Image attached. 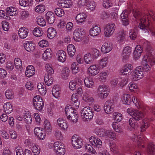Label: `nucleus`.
<instances>
[{"label": "nucleus", "instance_id": "nucleus-1", "mask_svg": "<svg viewBox=\"0 0 155 155\" xmlns=\"http://www.w3.org/2000/svg\"><path fill=\"white\" fill-rule=\"evenodd\" d=\"M133 13L135 18L140 21L139 28L145 33H149V31H150L152 35L155 36V32L151 30L150 27V19L151 18L155 21V15L153 13L150 12L143 15H141L140 12L138 10L134 9L133 10Z\"/></svg>", "mask_w": 155, "mask_h": 155}, {"label": "nucleus", "instance_id": "nucleus-2", "mask_svg": "<svg viewBox=\"0 0 155 155\" xmlns=\"http://www.w3.org/2000/svg\"><path fill=\"white\" fill-rule=\"evenodd\" d=\"M143 46L145 48L147 52V54L143 58V61L141 63V66L143 71H148L150 69V66L146 63V60H148L150 64L151 65L155 64V56L154 55V52L153 51V49L152 48L149 42H145L143 44Z\"/></svg>", "mask_w": 155, "mask_h": 155}, {"label": "nucleus", "instance_id": "nucleus-3", "mask_svg": "<svg viewBox=\"0 0 155 155\" xmlns=\"http://www.w3.org/2000/svg\"><path fill=\"white\" fill-rule=\"evenodd\" d=\"M132 117L129 120V125L134 129L137 128L138 125L135 120H142L144 117V114L141 111L138 110L134 111Z\"/></svg>", "mask_w": 155, "mask_h": 155}, {"label": "nucleus", "instance_id": "nucleus-4", "mask_svg": "<svg viewBox=\"0 0 155 155\" xmlns=\"http://www.w3.org/2000/svg\"><path fill=\"white\" fill-rule=\"evenodd\" d=\"M93 113L90 107H84L81 111V117L84 120L91 119L94 116Z\"/></svg>", "mask_w": 155, "mask_h": 155}, {"label": "nucleus", "instance_id": "nucleus-5", "mask_svg": "<svg viewBox=\"0 0 155 155\" xmlns=\"http://www.w3.org/2000/svg\"><path fill=\"white\" fill-rule=\"evenodd\" d=\"M91 143L95 148L101 150L103 148L102 142L98 137L92 136L89 138Z\"/></svg>", "mask_w": 155, "mask_h": 155}, {"label": "nucleus", "instance_id": "nucleus-6", "mask_svg": "<svg viewBox=\"0 0 155 155\" xmlns=\"http://www.w3.org/2000/svg\"><path fill=\"white\" fill-rule=\"evenodd\" d=\"M143 71L141 66L137 67L132 74L133 80L135 81L138 80L143 77Z\"/></svg>", "mask_w": 155, "mask_h": 155}, {"label": "nucleus", "instance_id": "nucleus-7", "mask_svg": "<svg viewBox=\"0 0 155 155\" xmlns=\"http://www.w3.org/2000/svg\"><path fill=\"white\" fill-rule=\"evenodd\" d=\"M115 28V25L114 23H110L107 25L104 31L105 36L109 37L111 35L114 31Z\"/></svg>", "mask_w": 155, "mask_h": 155}, {"label": "nucleus", "instance_id": "nucleus-8", "mask_svg": "<svg viewBox=\"0 0 155 155\" xmlns=\"http://www.w3.org/2000/svg\"><path fill=\"white\" fill-rule=\"evenodd\" d=\"M114 105L112 100L106 101L104 106V110L107 114H110L114 111Z\"/></svg>", "mask_w": 155, "mask_h": 155}, {"label": "nucleus", "instance_id": "nucleus-9", "mask_svg": "<svg viewBox=\"0 0 155 155\" xmlns=\"http://www.w3.org/2000/svg\"><path fill=\"white\" fill-rule=\"evenodd\" d=\"M84 29L82 28H76L74 31L73 34V38L76 41H80L81 39V36L84 32Z\"/></svg>", "mask_w": 155, "mask_h": 155}, {"label": "nucleus", "instance_id": "nucleus-10", "mask_svg": "<svg viewBox=\"0 0 155 155\" xmlns=\"http://www.w3.org/2000/svg\"><path fill=\"white\" fill-rule=\"evenodd\" d=\"M89 66L88 68V71L92 76H94L97 74L99 72L100 70L101 69L99 66L96 64H92L86 65Z\"/></svg>", "mask_w": 155, "mask_h": 155}, {"label": "nucleus", "instance_id": "nucleus-11", "mask_svg": "<svg viewBox=\"0 0 155 155\" xmlns=\"http://www.w3.org/2000/svg\"><path fill=\"white\" fill-rule=\"evenodd\" d=\"M72 145L77 148H80L83 145L82 140L80 138L73 136L72 137Z\"/></svg>", "mask_w": 155, "mask_h": 155}, {"label": "nucleus", "instance_id": "nucleus-12", "mask_svg": "<svg viewBox=\"0 0 155 155\" xmlns=\"http://www.w3.org/2000/svg\"><path fill=\"white\" fill-rule=\"evenodd\" d=\"M72 4V3L70 0H59L58 2V5L64 8H70Z\"/></svg>", "mask_w": 155, "mask_h": 155}, {"label": "nucleus", "instance_id": "nucleus-13", "mask_svg": "<svg viewBox=\"0 0 155 155\" xmlns=\"http://www.w3.org/2000/svg\"><path fill=\"white\" fill-rule=\"evenodd\" d=\"M133 67L131 64H127L124 66L121 73L124 75H129L131 74Z\"/></svg>", "mask_w": 155, "mask_h": 155}, {"label": "nucleus", "instance_id": "nucleus-14", "mask_svg": "<svg viewBox=\"0 0 155 155\" xmlns=\"http://www.w3.org/2000/svg\"><path fill=\"white\" fill-rule=\"evenodd\" d=\"M131 51V48L129 46H127L124 48L122 53L123 60L124 62L125 61V60L128 59Z\"/></svg>", "mask_w": 155, "mask_h": 155}, {"label": "nucleus", "instance_id": "nucleus-15", "mask_svg": "<svg viewBox=\"0 0 155 155\" xmlns=\"http://www.w3.org/2000/svg\"><path fill=\"white\" fill-rule=\"evenodd\" d=\"M101 32V30L100 27L95 25L90 29L89 34L91 36L93 37L98 35Z\"/></svg>", "mask_w": 155, "mask_h": 155}, {"label": "nucleus", "instance_id": "nucleus-16", "mask_svg": "<svg viewBox=\"0 0 155 155\" xmlns=\"http://www.w3.org/2000/svg\"><path fill=\"white\" fill-rule=\"evenodd\" d=\"M143 137L141 135H135L133 137V139L134 141L137 142V144L138 145L139 148L142 147H144V146L143 144Z\"/></svg>", "mask_w": 155, "mask_h": 155}, {"label": "nucleus", "instance_id": "nucleus-17", "mask_svg": "<svg viewBox=\"0 0 155 155\" xmlns=\"http://www.w3.org/2000/svg\"><path fill=\"white\" fill-rule=\"evenodd\" d=\"M46 19L49 24H52L55 19L54 14L51 12H48L45 15Z\"/></svg>", "mask_w": 155, "mask_h": 155}, {"label": "nucleus", "instance_id": "nucleus-18", "mask_svg": "<svg viewBox=\"0 0 155 155\" xmlns=\"http://www.w3.org/2000/svg\"><path fill=\"white\" fill-rule=\"evenodd\" d=\"M57 56L58 61L61 62H64L66 59V52L63 50H59L57 53Z\"/></svg>", "mask_w": 155, "mask_h": 155}, {"label": "nucleus", "instance_id": "nucleus-19", "mask_svg": "<svg viewBox=\"0 0 155 155\" xmlns=\"http://www.w3.org/2000/svg\"><path fill=\"white\" fill-rule=\"evenodd\" d=\"M112 49V47L111 44L105 42L102 45L101 50L102 52L106 53L109 52Z\"/></svg>", "mask_w": 155, "mask_h": 155}, {"label": "nucleus", "instance_id": "nucleus-20", "mask_svg": "<svg viewBox=\"0 0 155 155\" xmlns=\"http://www.w3.org/2000/svg\"><path fill=\"white\" fill-rule=\"evenodd\" d=\"M29 32L28 30L25 27L20 28L18 31V35L21 38H25L28 36Z\"/></svg>", "mask_w": 155, "mask_h": 155}, {"label": "nucleus", "instance_id": "nucleus-21", "mask_svg": "<svg viewBox=\"0 0 155 155\" xmlns=\"http://www.w3.org/2000/svg\"><path fill=\"white\" fill-rule=\"evenodd\" d=\"M35 73V70L33 66L30 65L27 67L25 73L26 77H30L33 76Z\"/></svg>", "mask_w": 155, "mask_h": 155}, {"label": "nucleus", "instance_id": "nucleus-22", "mask_svg": "<svg viewBox=\"0 0 155 155\" xmlns=\"http://www.w3.org/2000/svg\"><path fill=\"white\" fill-rule=\"evenodd\" d=\"M87 15L84 13H81L77 15L76 17V20L78 23H82L85 21Z\"/></svg>", "mask_w": 155, "mask_h": 155}, {"label": "nucleus", "instance_id": "nucleus-23", "mask_svg": "<svg viewBox=\"0 0 155 155\" xmlns=\"http://www.w3.org/2000/svg\"><path fill=\"white\" fill-rule=\"evenodd\" d=\"M85 62L87 64L91 65L94 62V58L91 55V53H87L86 54L84 57Z\"/></svg>", "mask_w": 155, "mask_h": 155}, {"label": "nucleus", "instance_id": "nucleus-24", "mask_svg": "<svg viewBox=\"0 0 155 155\" xmlns=\"http://www.w3.org/2000/svg\"><path fill=\"white\" fill-rule=\"evenodd\" d=\"M121 99L123 103L125 104H130L132 102V98L128 94H124Z\"/></svg>", "mask_w": 155, "mask_h": 155}, {"label": "nucleus", "instance_id": "nucleus-25", "mask_svg": "<svg viewBox=\"0 0 155 155\" xmlns=\"http://www.w3.org/2000/svg\"><path fill=\"white\" fill-rule=\"evenodd\" d=\"M58 125L62 130H65L67 129L68 125L66 122L61 118H59L57 120Z\"/></svg>", "mask_w": 155, "mask_h": 155}, {"label": "nucleus", "instance_id": "nucleus-26", "mask_svg": "<svg viewBox=\"0 0 155 155\" xmlns=\"http://www.w3.org/2000/svg\"><path fill=\"white\" fill-rule=\"evenodd\" d=\"M147 152L150 155H153L155 153V146L153 143H150L147 146Z\"/></svg>", "mask_w": 155, "mask_h": 155}, {"label": "nucleus", "instance_id": "nucleus-27", "mask_svg": "<svg viewBox=\"0 0 155 155\" xmlns=\"http://www.w3.org/2000/svg\"><path fill=\"white\" fill-rule=\"evenodd\" d=\"M34 45H33L32 43L27 41L24 44V47L27 51L32 52L35 49V47Z\"/></svg>", "mask_w": 155, "mask_h": 155}, {"label": "nucleus", "instance_id": "nucleus-28", "mask_svg": "<svg viewBox=\"0 0 155 155\" xmlns=\"http://www.w3.org/2000/svg\"><path fill=\"white\" fill-rule=\"evenodd\" d=\"M52 51L51 49L47 48L43 54V58L44 60L50 59L52 57Z\"/></svg>", "mask_w": 155, "mask_h": 155}, {"label": "nucleus", "instance_id": "nucleus-29", "mask_svg": "<svg viewBox=\"0 0 155 155\" xmlns=\"http://www.w3.org/2000/svg\"><path fill=\"white\" fill-rule=\"evenodd\" d=\"M67 48L68 55L71 57H73L76 51L74 46L72 44H69L68 45Z\"/></svg>", "mask_w": 155, "mask_h": 155}, {"label": "nucleus", "instance_id": "nucleus-30", "mask_svg": "<svg viewBox=\"0 0 155 155\" xmlns=\"http://www.w3.org/2000/svg\"><path fill=\"white\" fill-rule=\"evenodd\" d=\"M65 111L67 116L70 114L72 115L77 113L76 110L74 108H73L71 105L66 106L65 108Z\"/></svg>", "mask_w": 155, "mask_h": 155}, {"label": "nucleus", "instance_id": "nucleus-31", "mask_svg": "<svg viewBox=\"0 0 155 155\" xmlns=\"http://www.w3.org/2000/svg\"><path fill=\"white\" fill-rule=\"evenodd\" d=\"M3 107L4 111L7 114L10 113L13 110L12 105L10 103H6L4 104Z\"/></svg>", "mask_w": 155, "mask_h": 155}, {"label": "nucleus", "instance_id": "nucleus-32", "mask_svg": "<svg viewBox=\"0 0 155 155\" xmlns=\"http://www.w3.org/2000/svg\"><path fill=\"white\" fill-rule=\"evenodd\" d=\"M67 117V119L69 120L71 122L73 123H76L78 118V115L76 113L75 114H73L72 115L70 114Z\"/></svg>", "mask_w": 155, "mask_h": 155}, {"label": "nucleus", "instance_id": "nucleus-33", "mask_svg": "<svg viewBox=\"0 0 155 155\" xmlns=\"http://www.w3.org/2000/svg\"><path fill=\"white\" fill-rule=\"evenodd\" d=\"M57 32L55 29L53 28H50L48 30V37L52 39L56 35Z\"/></svg>", "mask_w": 155, "mask_h": 155}, {"label": "nucleus", "instance_id": "nucleus-34", "mask_svg": "<svg viewBox=\"0 0 155 155\" xmlns=\"http://www.w3.org/2000/svg\"><path fill=\"white\" fill-rule=\"evenodd\" d=\"M33 33L36 37H40L43 35V31L41 28L37 27L34 28Z\"/></svg>", "mask_w": 155, "mask_h": 155}, {"label": "nucleus", "instance_id": "nucleus-35", "mask_svg": "<svg viewBox=\"0 0 155 155\" xmlns=\"http://www.w3.org/2000/svg\"><path fill=\"white\" fill-rule=\"evenodd\" d=\"M44 81L46 85L50 86L53 83V79L51 75L45 74L44 77Z\"/></svg>", "mask_w": 155, "mask_h": 155}, {"label": "nucleus", "instance_id": "nucleus-36", "mask_svg": "<svg viewBox=\"0 0 155 155\" xmlns=\"http://www.w3.org/2000/svg\"><path fill=\"white\" fill-rule=\"evenodd\" d=\"M127 31L122 30L120 31L118 34V37L119 38V40L120 42H123L125 40Z\"/></svg>", "mask_w": 155, "mask_h": 155}, {"label": "nucleus", "instance_id": "nucleus-37", "mask_svg": "<svg viewBox=\"0 0 155 155\" xmlns=\"http://www.w3.org/2000/svg\"><path fill=\"white\" fill-rule=\"evenodd\" d=\"M44 104L43 101H39V102H34V103H33V105L35 109L41 111L43 107Z\"/></svg>", "mask_w": 155, "mask_h": 155}, {"label": "nucleus", "instance_id": "nucleus-38", "mask_svg": "<svg viewBox=\"0 0 155 155\" xmlns=\"http://www.w3.org/2000/svg\"><path fill=\"white\" fill-rule=\"evenodd\" d=\"M83 99L85 101L87 102H91L94 101V98L90 96L87 93H85L83 95Z\"/></svg>", "mask_w": 155, "mask_h": 155}, {"label": "nucleus", "instance_id": "nucleus-39", "mask_svg": "<svg viewBox=\"0 0 155 155\" xmlns=\"http://www.w3.org/2000/svg\"><path fill=\"white\" fill-rule=\"evenodd\" d=\"M44 128L47 132H51L52 130V127L49 121L47 120H45L44 122Z\"/></svg>", "mask_w": 155, "mask_h": 155}, {"label": "nucleus", "instance_id": "nucleus-40", "mask_svg": "<svg viewBox=\"0 0 155 155\" xmlns=\"http://www.w3.org/2000/svg\"><path fill=\"white\" fill-rule=\"evenodd\" d=\"M16 10L15 8L12 7H8L6 9L7 15L11 16L15 15L16 14Z\"/></svg>", "mask_w": 155, "mask_h": 155}, {"label": "nucleus", "instance_id": "nucleus-41", "mask_svg": "<svg viewBox=\"0 0 155 155\" xmlns=\"http://www.w3.org/2000/svg\"><path fill=\"white\" fill-rule=\"evenodd\" d=\"M137 35V28H135L134 29H131L129 33V36L130 38L133 40L135 39Z\"/></svg>", "mask_w": 155, "mask_h": 155}, {"label": "nucleus", "instance_id": "nucleus-42", "mask_svg": "<svg viewBox=\"0 0 155 155\" xmlns=\"http://www.w3.org/2000/svg\"><path fill=\"white\" fill-rule=\"evenodd\" d=\"M36 19L37 24L40 26L43 27L46 25V22L45 19L42 17L38 16Z\"/></svg>", "mask_w": 155, "mask_h": 155}, {"label": "nucleus", "instance_id": "nucleus-43", "mask_svg": "<svg viewBox=\"0 0 155 155\" xmlns=\"http://www.w3.org/2000/svg\"><path fill=\"white\" fill-rule=\"evenodd\" d=\"M46 70L47 72V74L51 75L54 73V70L51 64H48L45 66Z\"/></svg>", "mask_w": 155, "mask_h": 155}, {"label": "nucleus", "instance_id": "nucleus-44", "mask_svg": "<svg viewBox=\"0 0 155 155\" xmlns=\"http://www.w3.org/2000/svg\"><path fill=\"white\" fill-rule=\"evenodd\" d=\"M69 71V70L67 68L63 69L62 71V77L63 79H67L68 78Z\"/></svg>", "mask_w": 155, "mask_h": 155}, {"label": "nucleus", "instance_id": "nucleus-45", "mask_svg": "<svg viewBox=\"0 0 155 155\" xmlns=\"http://www.w3.org/2000/svg\"><path fill=\"white\" fill-rule=\"evenodd\" d=\"M113 117L115 120L120 122L123 118V117L120 113L115 112L113 113Z\"/></svg>", "mask_w": 155, "mask_h": 155}, {"label": "nucleus", "instance_id": "nucleus-46", "mask_svg": "<svg viewBox=\"0 0 155 155\" xmlns=\"http://www.w3.org/2000/svg\"><path fill=\"white\" fill-rule=\"evenodd\" d=\"M84 82L86 86L89 88L92 87L94 84V82L91 79L88 78H85Z\"/></svg>", "mask_w": 155, "mask_h": 155}, {"label": "nucleus", "instance_id": "nucleus-47", "mask_svg": "<svg viewBox=\"0 0 155 155\" xmlns=\"http://www.w3.org/2000/svg\"><path fill=\"white\" fill-rule=\"evenodd\" d=\"M107 60L108 57H105L103 58L100 60L99 65L101 69L106 66L107 63Z\"/></svg>", "mask_w": 155, "mask_h": 155}, {"label": "nucleus", "instance_id": "nucleus-48", "mask_svg": "<svg viewBox=\"0 0 155 155\" xmlns=\"http://www.w3.org/2000/svg\"><path fill=\"white\" fill-rule=\"evenodd\" d=\"M109 91V89L107 86L105 85H100L98 88V93L102 92H108Z\"/></svg>", "mask_w": 155, "mask_h": 155}, {"label": "nucleus", "instance_id": "nucleus-49", "mask_svg": "<svg viewBox=\"0 0 155 155\" xmlns=\"http://www.w3.org/2000/svg\"><path fill=\"white\" fill-rule=\"evenodd\" d=\"M5 94L6 97L8 99H12L14 98V93L12 90H7L5 91Z\"/></svg>", "mask_w": 155, "mask_h": 155}, {"label": "nucleus", "instance_id": "nucleus-50", "mask_svg": "<svg viewBox=\"0 0 155 155\" xmlns=\"http://www.w3.org/2000/svg\"><path fill=\"white\" fill-rule=\"evenodd\" d=\"M107 130L104 129H99L96 132V134L99 136L103 137L106 136Z\"/></svg>", "mask_w": 155, "mask_h": 155}, {"label": "nucleus", "instance_id": "nucleus-51", "mask_svg": "<svg viewBox=\"0 0 155 155\" xmlns=\"http://www.w3.org/2000/svg\"><path fill=\"white\" fill-rule=\"evenodd\" d=\"M24 120L25 121L27 124H31L32 122V120L31 115L29 113H26L24 115Z\"/></svg>", "mask_w": 155, "mask_h": 155}, {"label": "nucleus", "instance_id": "nucleus-52", "mask_svg": "<svg viewBox=\"0 0 155 155\" xmlns=\"http://www.w3.org/2000/svg\"><path fill=\"white\" fill-rule=\"evenodd\" d=\"M14 64L16 68L19 69L22 66L21 60L18 58H15L14 60Z\"/></svg>", "mask_w": 155, "mask_h": 155}, {"label": "nucleus", "instance_id": "nucleus-53", "mask_svg": "<svg viewBox=\"0 0 155 155\" xmlns=\"http://www.w3.org/2000/svg\"><path fill=\"white\" fill-rule=\"evenodd\" d=\"M54 150H58V149L62 148L64 147V144L63 143L58 141L55 142L54 144Z\"/></svg>", "mask_w": 155, "mask_h": 155}, {"label": "nucleus", "instance_id": "nucleus-54", "mask_svg": "<svg viewBox=\"0 0 155 155\" xmlns=\"http://www.w3.org/2000/svg\"><path fill=\"white\" fill-rule=\"evenodd\" d=\"M54 12L56 15L59 17H61L64 15V10L60 8H57L55 9Z\"/></svg>", "mask_w": 155, "mask_h": 155}, {"label": "nucleus", "instance_id": "nucleus-55", "mask_svg": "<svg viewBox=\"0 0 155 155\" xmlns=\"http://www.w3.org/2000/svg\"><path fill=\"white\" fill-rule=\"evenodd\" d=\"M32 1V0H20L19 3L21 6L25 7L28 6Z\"/></svg>", "mask_w": 155, "mask_h": 155}, {"label": "nucleus", "instance_id": "nucleus-56", "mask_svg": "<svg viewBox=\"0 0 155 155\" xmlns=\"http://www.w3.org/2000/svg\"><path fill=\"white\" fill-rule=\"evenodd\" d=\"M99 51L96 49L93 48L91 53V55L94 58H97L100 55Z\"/></svg>", "mask_w": 155, "mask_h": 155}, {"label": "nucleus", "instance_id": "nucleus-57", "mask_svg": "<svg viewBox=\"0 0 155 155\" xmlns=\"http://www.w3.org/2000/svg\"><path fill=\"white\" fill-rule=\"evenodd\" d=\"M89 1L90 0H79L78 2V5L80 7L84 6H87Z\"/></svg>", "mask_w": 155, "mask_h": 155}, {"label": "nucleus", "instance_id": "nucleus-58", "mask_svg": "<svg viewBox=\"0 0 155 155\" xmlns=\"http://www.w3.org/2000/svg\"><path fill=\"white\" fill-rule=\"evenodd\" d=\"M96 6V4L95 2L94 1H89L88 4L87 6V9L92 11L94 10Z\"/></svg>", "mask_w": 155, "mask_h": 155}, {"label": "nucleus", "instance_id": "nucleus-59", "mask_svg": "<svg viewBox=\"0 0 155 155\" xmlns=\"http://www.w3.org/2000/svg\"><path fill=\"white\" fill-rule=\"evenodd\" d=\"M106 136L109 138L114 140L116 138V135L112 131L110 130H107L106 133Z\"/></svg>", "mask_w": 155, "mask_h": 155}, {"label": "nucleus", "instance_id": "nucleus-60", "mask_svg": "<svg viewBox=\"0 0 155 155\" xmlns=\"http://www.w3.org/2000/svg\"><path fill=\"white\" fill-rule=\"evenodd\" d=\"M71 68L73 74H76L78 72V67L76 65V63L74 62L71 64Z\"/></svg>", "mask_w": 155, "mask_h": 155}, {"label": "nucleus", "instance_id": "nucleus-61", "mask_svg": "<svg viewBox=\"0 0 155 155\" xmlns=\"http://www.w3.org/2000/svg\"><path fill=\"white\" fill-rule=\"evenodd\" d=\"M99 75L100 80L104 81L106 79L107 74L106 72H102Z\"/></svg>", "mask_w": 155, "mask_h": 155}, {"label": "nucleus", "instance_id": "nucleus-62", "mask_svg": "<svg viewBox=\"0 0 155 155\" xmlns=\"http://www.w3.org/2000/svg\"><path fill=\"white\" fill-rule=\"evenodd\" d=\"M35 10L36 12L41 13L45 11V7L42 5H39L35 7Z\"/></svg>", "mask_w": 155, "mask_h": 155}, {"label": "nucleus", "instance_id": "nucleus-63", "mask_svg": "<svg viewBox=\"0 0 155 155\" xmlns=\"http://www.w3.org/2000/svg\"><path fill=\"white\" fill-rule=\"evenodd\" d=\"M55 152L57 155H64L65 152L64 147L58 149V150H54Z\"/></svg>", "mask_w": 155, "mask_h": 155}, {"label": "nucleus", "instance_id": "nucleus-64", "mask_svg": "<svg viewBox=\"0 0 155 155\" xmlns=\"http://www.w3.org/2000/svg\"><path fill=\"white\" fill-rule=\"evenodd\" d=\"M7 14L3 10H0V17L6 19H10V17L7 16Z\"/></svg>", "mask_w": 155, "mask_h": 155}]
</instances>
